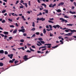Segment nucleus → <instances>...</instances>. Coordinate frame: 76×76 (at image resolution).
Listing matches in <instances>:
<instances>
[{
  "label": "nucleus",
  "mask_w": 76,
  "mask_h": 76,
  "mask_svg": "<svg viewBox=\"0 0 76 76\" xmlns=\"http://www.w3.org/2000/svg\"><path fill=\"white\" fill-rule=\"evenodd\" d=\"M3 34L5 35H8L9 34V32L7 31H4L3 32Z\"/></svg>",
  "instance_id": "dca6fc26"
},
{
  "label": "nucleus",
  "mask_w": 76,
  "mask_h": 76,
  "mask_svg": "<svg viewBox=\"0 0 76 76\" xmlns=\"http://www.w3.org/2000/svg\"><path fill=\"white\" fill-rule=\"evenodd\" d=\"M27 56L26 55H25L24 56H23V59H24V60L25 61H26V60H28V58H27Z\"/></svg>",
  "instance_id": "0eeeda50"
},
{
  "label": "nucleus",
  "mask_w": 76,
  "mask_h": 76,
  "mask_svg": "<svg viewBox=\"0 0 76 76\" xmlns=\"http://www.w3.org/2000/svg\"><path fill=\"white\" fill-rule=\"evenodd\" d=\"M49 27L50 28H52V26H51V25H49Z\"/></svg>",
  "instance_id": "774afa93"
},
{
  "label": "nucleus",
  "mask_w": 76,
  "mask_h": 76,
  "mask_svg": "<svg viewBox=\"0 0 76 76\" xmlns=\"http://www.w3.org/2000/svg\"><path fill=\"white\" fill-rule=\"evenodd\" d=\"M42 20V21H44V20H45V18H38L37 19V20Z\"/></svg>",
  "instance_id": "423d86ee"
},
{
  "label": "nucleus",
  "mask_w": 76,
  "mask_h": 76,
  "mask_svg": "<svg viewBox=\"0 0 76 76\" xmlns=\"http://www.w3.org/2000/svg\"><path fill=\"white\" fill-rule=\"evenodd\" d=\"M69 13L71 14H76V12H72L71 11H69Z\"/></svg>",
  "instance_id": "a211bd4d"
},
{
  "label": "nucleus",
  "mask_w": 76,
  "mask_h": 76,
  "mask_svg": "<svg viewBox=\"0 0 76 76\" xmlns=\"http://www.w3.org/2000/svg\"><path fill=\"white\" fill-rule=\"evenodd\" d=\"M40 42H41V43H42V44H45V42L44 41H40Z\"/></svg>",
  "instance_id": "bb28decb"
},
{
  "label": "nucleus",
  "mask_w": 76,
  "mask_h": 76,
  "mask_svg": "<svg viewBox=\"0 0 76 76\" xmlns=\"http://www.w3.org/2000/svg\"><path fill=\"white\" fill-rule=\"evenodd\" d=\"M39 39V40L40 41H42V40H43V39L41 38H39V39Z\"/></svg>",
  "instance_id": "72a5a7b5"
},
{
  "label": "nucleus",
  "mask_w": 76,
  "mask_h": 76,
  "mask_svg": "<svg viewBox=\"0 0 76 76\" xmlns=\"http://www.w3.org/2000/svg\"><path fill=\"white\" fill-rule=\"evenodd\" d=\"M10 28H14L15 27V26L13 25H10Z\"/></svg>",
  "instance_id": "ea45409f"
},
{
  "label": "nucleus",
  "mask_w": 76,
  "mask_h": 76,
  "mask_svg": "<svg viewBox=\"0 0 76 76\" xmlns=\"http://www.w3.org/2000/svg\"><path fill=\"white\" fill-rule=\"evenodd\" d=\"M23 7H24L23 5H22V6H20V9L23 8Z\"/></svg>",
  "instance_id": "58836bf2"
},
{
  "label": "nucleus",
  "mask_w": 76,
  "mask_h": 76,
  "mask_svg": "<svg viewBox=\"0 0 76 76\" xmlns=\"http://www.w3.org/2000/svg\"><path fill=\"white\" fill-rule=\"evenodd\" d=\"M6 12V10H3V11H2L1 13H5V12Z\"/></svg>",
  "instance_id": "4be33fe9"
},
{
  "label": "nucleus",
  "mask_w": 76,
  "mask_h": 76,
  "mask_svg": "<svg viewBox=\"0 0 76 76\" xmlns=\"http://www.w3.org/2000/svg\"><path fill=\"white\" fill-rule=\"evenodd\" d=\"M32 26L33 27H35V23L33 22L32 23Z\"/></svg>",
  "instance_id": "c9c22d12"
},
{
  "label": "nucleus",
  "mask_w": 76,
  "mask_h": 76,
  "mask_svg": "<svg viewBox=\"0 0 76 76\" xmlns=\"http://www.w3.org/2000/svg\"><path fill=\"white\" fill-rule=\"evenodd\" d=\"M73 32H71V33H69L68 34V36H71V35H72V34H73Z\"/></svg>",
  "instance_id": "f8f14e48"
},
{
  "label": "nucleus",
  "mask_w": 76,
  "mask_h": 76,
  "mask_svg": "<svg viewBox=\"0 0 76 76\" xmlns=\"http://www.w3.org/2000/svg\"><path fill=\"white\" fill-rule=\"evenodd\" d=\"M45 13H48V10H46V11H45Z\"/></svg>",
  "instance_id": "680f3d73"
},
{
  "label": "nucleus",
  "mask_w": 76,
  "mask_h": 76,
  "mask_svg": "<svg viewBox=\"0 0 76 76\" xmlns=\"http://www.w3.org/2000/svg\"><path fill=\"white\" fill-rule=\"evenodd\" d=\"M4 54L6 55L8 54V52L7 51H5Z\"/></svg>",
  "instance_id": "79ce46f5"
},
{
  "label": "nucleus",
  "mask_w": 76,
  "mask_h": 76,
  "mask_svg": "<svg viewBox=\"0 0 76 76\" xmlns=\"http://www.w3.org/2000/svg\"><path fill=\"white\" fill-rule=\"evenodd\" d=\"M8 56L10 57V58H13V54H11L10 55H8Z\"/></svg>",
  "instance_id": "6e6552de"
},
{
  "label": "nucleus",
  "mask_w": 76,
  "mask_h": 76,
  "mask_svg": "<svg viewBox=\"0 0 76 76\" xmlns=\"http://www.w3.org/2000/svg\"><path fill=\"white\" fill-rule=\"evenodd\" d=\"M25 6L26 7H27L28 5L27 4V3H25Z\"/></svg>",
  "instance_id": "49530a36"
},
{
  "label": "nucleus",
  "mask_w": 76,
  "mask_h": 76,
  "mask_svg": "<svg viewBox=\"0 0 76 76\" xmlns=\"http://www.w3.org/2000/svg\"><path fill=\"white\" fill-rule=\"evenodd\" d=\"M32 48H35V46L33 45L31 46Z\"/></svg>",
  "instance_id": "052dcab7"
},
{
  "label": "nucleus",
  "mask_w": 76,
  "mask_h": 76,
  "mask_svg": "<svg viewBox=\"0 0 76 76\" xmlns=\"http://www.w3.org/2000/svg\"><path fill=\"white\" fill-rule=\"evenodd\" d=\"M44 45H45V46L46 45L48 46L47 47V48H50L51 47V44H45Z\"/></svg>",
  "instance_id": "39448f33"
},
{
  "label": "nucleus",
  "mask_w": 76,
  "mask_h": 76,
  "mask_svg": "<svg viewBox=\"0 0 76 76\" xmlns=\"http://www.w3.org/2000/svg\"><path fill=\"white\" fill-rule=\"evenodd\" d=\"M56 28H60V26L58 25H56Z\"/></svg>",
  "instance_id": "c756f323"
},
{
  "label": "nucleus",
  "mask_w": 76,
  "mask_h": 76,
  "mask_svg": "<svg viewBox=\"0 0 76 76\" xmlns=\"http://www.w3.org/2000/svg\"><path fill=\"white\" fill-rule=\"evenodd\" d=\"M18 63V61H15V64H16V63Z\"/></svg>",
  "instance_id": "8fccbe9b"
},
{
  "label": "nucleus",
  "mask_w": 76,
  "mask_h": 76,
  "mask_svg": "<svg viewBox=\"0 0 76 76\" xmlns=\"http://www.w3.org/2000/svg\"><path fill=\"white\" fill-rule=\"evenodd\" d=\"M35 36H36L35 34H33L32 36L31 37V38L32 37H35Z\"/></svg>",
  "instance_id": "bf43d9fd"
},
{
  "label": "nucleus",
  "mask_w": 76,
  "mask_h": 76,
  "mask_svg": "<svg viewBox=\"0 0 76 76\" xmlns=\"http://www.w3.org/2000/svg\"><path fill=\"white\" fill-rule=\"evenodd\" d=\"M26 35H27V34L26 33H24L23 34V35L24 37H25L26 36Z\"/></svg>",
  "instance_id": "de8ad7c7"
},
{
  "label": "nucleus",
  "mask_w": 76,
  "mask_h": 76,
  "mask_svg": "<svg viewBox=\"0 0 76 76\" xmlns=\"http://www.w3.org/2000/svg\"><path fill=\"white\" fill-rule=\"evenodd\" d=\"M21 64V62H20L18 64H14V65L12 66H18V65H19V64Z\"/></svg>",
  "instance_id": "412c9836"
},
{
  "label": "nucleus",
  "mask_w": 76,
  "mask_h": 76,
  "mask_svg": "<svg viewBox=\"0 0 76 76\" xmlns=\"http://www.w3.org/2000/svg\"><path fill=\"white\" fill-rule=\"evenodd\" d=\"M0 66L2 67V66H3V63L1 62H0Z\"/></svg>",
  "instance_id": "a878e982"
},
{
  "label": "nucleus",
  "mask_w": 76,
  "mask_h": 76,
  "mask_svg": "<svg viewBox=\"0 0 76 76\" xmlns=\"http://www.w3.org/2000/svg\"><path fill=\"white\" fill-rule=\"evenodd\" d=\"M13 62H14V61H13L12 60H10L9 61V62L10 63H13Z\"/></svg>",
  "instance_id": "2f4dec72"
},
{
  "label": "nucleus",
  "mask_w": 76,
  "mask_h": 76,
  "mask_svg": "<svg viewBox=\"0 0 76 76\" xmlns=\"http://www.w3.org/2000/svg\"><path fill=\"white\" fill-rule=\"evenodd\" d=\"M46 30L48 31H53V29H47Z\"/></svg>",
  "instance_id": "603ef678"
},
{
  "label": "nucleus",
  "mask_w": 76,
  "mask_h": 76,
  "mask_svg": "<svg viewBox=\"0 0 76 76\" xmlns=\"http://www.w3.org/2000/svg\"><path fill=\"white\" fill-rule=\"evenodd\" d=\"M21 18H22V19H23V20H26V19H25V17H24V16H22Z\"/></svg>",
  "instance_id": "393cba45"
},
{
  "label": "nucleus",
  "mask_w": 76,
  "mask_h": 76,
  "mask_svg": "<svg viewBox=\"0 0 76 76\" xmlns=\"http://www.w3.org/2000/svg\"><path fill=\"white\" fill-rule=\"evenodd\" d=\"M20 42H24V40L23 39H21L20 40Z\"/></svg>",
  "instance_id": "f704fd0d"
},
{
  "label": "nucleus",
  "mask_w": 76,
  "mask_h": 76,
  "mask_svg": "<svg viewBox=\"0 0 76 76\" xmlns=\"http://www.w3.org/2000/svg\"><path fill=\"white\" fill-rule=\"evenodd\" d=\"M64 2H61L60 3L58 4V6H63L64 5Z\"/></svg>",
  "instance_id": "9d476101"
},
{
  "label": "nucleus",
  "mask_w": 76,
  "mask_h": 76,
  "mask_svg": "<svg viewBox=\"0 0 76 76\" xmlns=\"http://www.w3.org/2000/svg\"><path fill=\"white\" fill-rule=\"evenodd\" d=\"M9 38L10 40H11V39H12L13 38L12 37H9Z\"/></svg>",
  "instance_id": "37998d69"
},
{
  "label": "nucleus",
  "mask_w": 76,
  "mask_h": 76,
  "mask_svg": "<svg viewBox=\"0 0 76 76\" xmlns=\"http://www.w3.org/2000/svg\"><path fill=\"white\" fill-rule=\"evenodd\" d=\"M41 51H39V50H38V51H37V53H41Z\"/></svg>",
  "instance_id": "338daca9"
},
{
  "label": "nucleus",
  "mask_w": 76,
  "mask_h": 76,
  "mask_svg": "<svg viewBox=\"0 0 76 76\" xmlns=\"http://www.w3.org/2000/svg\"><path fill=\"white\" fill-rule=\"evenodd\" d=\"M21 29H20L18 30L19 32H25V29H24V27L23 26H22L21 27Z\"/></svg>",
  "instance_id": "f257e3e1"
},
{
  "label": "nucleus",
  "mask_w": 76,
  "mask_h": 76,
  "mask_svg": "<svg viewBox=\"0 0 76 76\" xmlns=\"http://www.w3.org/2000/svg\"><path fill=\"white\" fill-rule=\"evenodd\" d=\"M49 20H54V18H50Z\"/></svg>",
  "instance_id": "4d7b16f0"
},
{
  "label": "nucleus",
  "mask_w": 76,
  "mask_h": 76,
  "mask_svg": "<svg viewBox=\"0 0 76 76\" xmlns=\"http://www.w3.org/2000/svg\"><path fill=\"white\" fill-rule=\"evenodd\" d=\"M4 50H0V54H4Z\"/></svg>",
  "instance_id": "2eb2a0df"
},
{
  "label": "nucleus",
  "mask_w": 76,
  "mask_h": 76,
  "mask_svg": "<svg viewBox=\"0 0 76 76\" xmlns=\"http://www.w3.org/2000/svg\"><path fill=\"white\" fill-rule=\"evenodd\" d=\"M35 30V28H33L31 30V31H34Z\"/></svg>",
  "instance_id": "7c9ffc66"
},
{
  "label": "nucleus",
  "mask_w": 76,
  "mask_h": 76,
  "mask_svg": "<svg viewBox=\"0 0 76 76\" xmlns=\"http://www.w3.org/2000/svg\"><path fill=\"white\" fill-rule=\"evenodd\" d=\"M71 31V32H76V30H72L70 29H66L65 30V32H69V31Z\"/></svg>",
  "instance_id": "20e7f679"
},
{
  "label": "nucleus",
  "mask_w": 76,
  "mask_h": 76,
  "mask_svg": "<svg viewBox=\"0 0 76 76\" xmlns=\"http://www.w3.org/2000/svg\"><path fill=\"white\" fill-rule=\"evenodd\" d=\"M36 34V35H38L39 34V32H37L35 33Z\"/></svg>",
  "instance_id": "a18cd8bd"
},
{
  "label": "nucleus",
  "mask_w": 76,
  "mask_h": 76,
  "mask_svg": "<svg viewBox=\"0 0 76 76\" xmlns=\"http://www.w3.org/2000/svg\"><path fill=\"white\" fill-rule=\"evenodd\" d=\"M46 32H47V31L45 30V29L44 28L43 29V33L44 34H46Z\"/></svg>",
  "instance_id": "5701e85b"
},
{
  "label": "nucleus",
  "mask_w": 76,
  "mask_h": 76,
  "mask_svg": "<svg viewBox=\"0 0 76 76\" xmlns=\"http://www.w3.org/2000/svg\"><path fill=\"white\" fill-rule=\"evenodd\" d=\"M19 0L17 1L16 3H15V4H17L19 3Z\"/></svg>",
  "instance_id": "5fc2aeb1"
},
{
  "label": "nucleus",
  "mask_w": 76,
  "mask_h": 76,
  "mask_svg": "<svg viewBox=\"0 0 76 76\" xmlns=\"http://www.w3.org/2000/svg\"><path fill=\"white\" fill-rule=\"evenodd\" d=\"M26 52H27V53H31V51L29 50H28L26 51Z\"/></svg>",
  "instance_id": "09e8293b"
},
{
  "label": "nucleus",
  "mask_w": 76,
  "mask_h": 76,
  "mask_svg": "<svg viewBox=\"0 0 76 76\" xmlns=\"http://www.w3.org/2000/svg\"><path fill=\"white\" fill-rule=\"evenodd\" d=\"M64 18H68L69 19V18L68 17V16H67L66 15H64Z\"/></svg>",
  "instance_id": "3c124183"
},
{
  "label": "nucleus",
  "mask_w": 76,
  "mask_h": 76,
  "mask_svg": "<svg viewBox=\"0 0 76 76\" xmlns=\"http://www.w3.org/2000/svg\"><path fill=\"white\" fill-rule=\"evenodd\" d=\"M74 6H76V3L75 2H74Z\"/></svg>",
  "instance_id": "69168bd1"
},
{
  "label": "nucleus",
  "mask_w": 76,
  "mask_h": 76,
  "mask_svg": "<svg viewBox=\"0 0 76 76\" xmlns=\"http://www.w3.org/2000/svg\"><path fill=\"white\" fill-rule=\"evenodd\" d=\"M6 38H7V35H5L4 36V39H7V41H9V39Z\"/></svg>",
  "instance_id": "ddd939ff"
},
{
  "label": "nucleus",
  "mask_w": 76,
  "mask_h": 76,
  "mask_svg": "<svg viewBox=\"0 0 76 76\" xmlns=\"http://www.w3.org/2000/svg\"><path fill=\"white\" fill-rule=\"evenodd\" d=\"M64 39H66V41H68V39H69V41H71V40L69 38H68V37H65Z\"/></svg>",
  "instance_id": "1a4fd4ad"
},
{
  "label": "nucleus",
  "mask_w": 76,
  "mask_h": 76,
  "mask_svg": "<svg viewBox=\"0 0 76 76\" xmlns=\"http://www.w3.org/2000/svg\"><path fill=\"white\" fill-rule=\"evenodd\" d=\"M17 32V29H15L13 32V34H16V33Z\"/></svg>",
  "instance_id": "aec40b11"
},
{
  "label": "nucleus",
  "mask_w": 76,
  "mask_h": 76,
  "mask_svg": "<svg viewBox=\"0 0 76 76\" xmlns=\"http://www.w3.org/2000/svg\"><path fill=\"white\" fill-rule=\"evenodd\" d=\"M53 28H55V29H57L56 25L53 26Z\"/></svg>",
  "instance_id": "a19ab883"
},
{
  "label": "nucleus",
  "mask_w": 76,
  "mask_h": 76,
  "mask_svg": "<svg viewBox=\"0 0 76 76\" xmlns=\"http://www.w3.org/2000/svg\"><path fill=\"white\" fill-rule=\"evenodd\" d=\"M57 15H58V16H60L61 15V13H60L59 14H57Z\"/></svg>",
  "instance_id": "6e6d98bb"
},
{
  "label": "nucleus",
  "mask_w": 76,
  "mask_h": 76,
  "mask_svg": "<svg viewBox=\"0 0 76 76\" xmlns=\"http://www.w3.org/2000/svg\"><path fill=\"white\" fill-rule=\"evenodd\" d=\"M31 1H28V5H29V6H31Z\"/></svg>",
  "instance_id": "13d9d810"
},
{
  "label": "nucleus",
  "mask_w": 76,
  "mask_h": 76,
  "mask_svg": "<svg viewBox=\"0 0 76 76\" xmlns=\"http://www.w3.org/2000/svg\"><path fill=\"white\" fill-rule=\"evenodd\" d=\"M59 46V45H57L56 46H55V47H52V49L51 50H53V48H57V47H58Z\"/></svg>",
  "instance_id": "4468645a"
},
{
  "label": "nucleus",
  "mask_w": 76,
  "mask_h": 76,
  "mask_svg": "<svg viewBox=\"0 0 76 76\" xmlns=\"http://www.w3.org/2000/svg\"><path fill=\"white\" fill-rule=\"evenodd\" d=\"M47 49V48H45L44 49H42V51H44V50H45Z\"/></svg>",
  "instance_id": "e2e57ef3"
},
{
  "label": "nucleus",
  "mask_w": 76,
  "mask_h": 76,
  "mask_svg": "<svg viewBox=\"0 0 76 76\" xmlns=\"http://www.w3.org/2000/svg\"><path fill=\"white\" fill-rule=\"evenodd\" d=\"M0 35H1V37H4V34H0Z\"/></svg>",
  "instance_id": "e433bc0d"
},
{
  "label": "nucleus",
  "mask_w": 76,
  "mask_h": 76,
  "mask_svg": "<svg viewBox=\"0 0 76 76\" xmlns=\"http://www.w3.org/2000/svg\"><path fill=\"white\" fill-rule=\"evenodd\" d=\"M10 66L8 68H6L4 70H4V68H0V71H1V73H0V74H1V72H3L5 71V70H7V69H8L10 68Z\"/></svg>",
  "instance_id": "f03ea898"
},
{
  "label": "nucleus",
  "mask_w": 76,
  "mask_h": 76,
  "mask_svg": "<svg viewBox=\"0 0 76 76\" xmlns=\"http://www.w3.org/2000/svg\"><path fill=\"white\" fill-rule=\"evenodd\" d=\"M47 47L45 46H42L41 47L39 48V50H40V49H41V48H47Z\"/></svg>",
  "instance_id": "9b49d317"
},
{
  "label": "nucleus",
  "mask_w": 76,
  "mask_h": 76,
  "mask_svg": "<svg viewBox=\"0 0 76 76\" xmlns=\"http://www.w3.org/2000/svg\"><path fill=\"white\" fill-rule=\"evenodd\" d=\"M42 6H44L45 7V8L46 7V5H45V4H41Z\"/></svg>",
  "instance_id": "c85d7f7f"
},
{
  "label": "nucleus",
  "mask_w": 76,
  "mask_h": 76,
  "mask_svg": "<svg viewBox=\"0 0 76 76\" xmlns=\"http://www.w3.org/2000/svg\"><path fill=\"white\" fill-rule=\"evenodd\" d=\"M15 25L16 26H17V27H18V26H19L18 25V23H15Z\"/></svg>",
  "instance_id": "0e129e2a"
},
{
  "label": "nucleus",
  "mask_w": 76,
  "mask_h": 76,
  "mask_svg": "<svg viewBox=\"0 0 76 76\" xmlns=\"http://www.w3.org/2000/svg\"><path fill=\"white\" fill-rule=\"evenodd\" d=\"M59 20L61 21V22L63 23L64 22H65V23H67L68 22L67 20L64 19L63 18H60Z\"/></svg>",
  "instance_id": "7ed1b4c3"
},
{
  "label": "nucleus",
  "mask_w": 76,
  "mask_h": 76,
  "mask_svg": "<svg viewBox=\"0 0 76 76\" xmlns=\"http://www.w3.org/2000/svg\"><path fill=\"white\" fill-rule=\"evenodd\" d=\"M30 50V51L31 52V51H33V52H34L35 51V50H34L32 49L31 48V47L30 48H29Z\"/></svg>",
  "instance_id": "cd10ccee"
},
{
  "label": "nucleus",
  "mask_w": 76,
  "mask_h": 76,
  "mask_svg": "<svg viewBox=\"0 0 76 76\" xmlns=\"http://www.w3.org/2000/svg\"><path fill=\"white\" fill-rule=\"evenodd\" d=\"M67 26H72L73 25H74V24H67L66 25Z\"/></svg>",
  "instance_id": "f3484780"
},
{
  "label": "nucleus",
  "mask_w": 76,
  "mask_h": 76,
  "mask_svg": "<svg viewBox=\"0 0 76 76\" xmlns=\"http://www.w3.org/2000/svg\"><path fill=\"white\" fill-rule=\"evenodd\" d=\"M60 29H62V30H64V29H67V28H66V27H65L63 28H62V27H60Z\"/></svg>",
  "instance_id": "473e14b6"
},
{
  "label": "nucleus",
  "mask_w": 76,
  "mask_h": 76,
  "mask_svg": "<svg viewBox=\"0 0 76 76\" xmlns=\"http://www.w3.org/2000/svg\"><path fill=\"white\" fill-rule=\"evenodd\" d=\"M37 42H38V43H39V44L40 45H42V44L40 42H39V41H37Z\"/></svg>",
  "instance_id": "c03bdc74"
},
{
  "label": "nucleus",
  "mask_w": 76,
  "mask_h": 76,
  "mask_svg": "<svg viewBox=\"0 0 76 76\" xmlns=\"http://www.w3.org/2000/svg\"><path fill=\"white\" fill-rule=\"evenodd\" d=\"M60 42H61V43L59 45H60V44H63V40H60Z\"/></svg>",
  "instance_id": "6ab92c4d"
},
{
  "label": "nucleus",
  "mask_w": 76,
  "mask_h": 76,
  "mask_svg": "<svg viewBox=\"0 0 76 76\" xmlns=\"http://www.w3.org/2000/svg\"><path fill=\"white\" fill-rule=\"evenodd\" d=\"M6 22V20H3V21H2V23H3Z\"/></svg>",
  "instance_id": "4c0bfd02"
},
{
  "label": "nucleus",
  "mask_w": 76,
  "mask_h": 76,
  "mask_svg": "<svg viewBox=\"0 0 76 76\" xmlns=\"http://www.w3.org/2000/svg\"><path fill=\"white\" fill-rule=\"evenodd\" d=\"M8 20L9 21H10V22H12V20L11 19H10V18H9L8 19Z\"/></svg>",
  "instance_id": "864d4df0"
},
{
  "label": "nucleus",
  "mask_w": 76,
  "mask_h": 76,
  "mask_svg": "<svg viewBox=\"0 0 76 76\" xmlns=\"http://www.w3.org/2000/svg\"><path fill=\"white\" fill-rule=\"evenodd\" d=\"M57 12H58V13H60V12H61V11L60 9H58L57 10Z\"/></svg>",
  "instance_id": "b1692460"
}]
</instances>
